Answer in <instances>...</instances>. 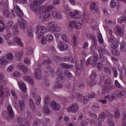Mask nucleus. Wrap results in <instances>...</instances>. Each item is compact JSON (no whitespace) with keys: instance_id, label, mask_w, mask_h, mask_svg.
<instances>
[{"instance_id":"obj_33","label":"nucleus","mask_w":126,"mask_h":126,"mask_svg":"<svg viewBox=\"0 0 126 126\" xmlns=\"http://www.w3.org/2000/svg\"><path fill=\"white\" fill-rule=\"evenodd\" d=\"M91 38L93 40V44L92 45L94 46V49L97 48V39L96 38V36L94 35H92Z\"/></svg>"},{"instance_id":"obj_10","label":"nucleus","mask_w":126,"mask_h":126,"mask_svg":"<svg viewBox=\"0 0 126 126\" xmlns=\"http://www.w3.org/2000/svg\"><path fill=\"white\" fill-rule=\"evenodd\" d=\"M50 106L52 110L55 112L57 111H60V110H61V105L59 104V103L56 102L55 101L51 102Z\"/></svg>"},{"instance_id":"obj_53","label":"nucleus","mask_w":126,"mask_h":126,"mask_svg":"<svg viewBox=\"0 0 126 126\" xmlns=\"http://www.w3.org/2000/svg\"><path fill=\"white\" fill-rule=\"evenodd\" d=\"M96 83H97V81H96V80L91 79L90 81V87H93V86H94V85L96 84Z\"/></svg>"},{"instance_id":"obj_18","label":"nucleus","mask_w":126,"mask_h":126,"mask_svg":"<svg viewBox=\"0 0 126 126\" xmlns=\"http://www.w3.org/2000/svg\"><path fill=\"white\" fill-rule=\"evenodd\" d=\"M34 73V76L36 79L39 80L41 79V77H42V73L40 69H35Z\"/></svg>"},{"instance_id":"obj_45","label":"nucleus","mask_w":126,"mask_h":126,"mask_svg":"<svg viewBox=\"0 0 126 126\" xmlns=\"http://www.w3.org/2000/svg\"><path fill=\"white\" fill-rule=\"evenodd\" d=\"M6 57L7 60H9V61H12L13 60V59H14V57H13V54H12V53H8L6 54Z\"/></svg>"},{"instance_id":"obj_11","label":"nucleus","mask_w":126,"mask_h":126,"mask_svg":"<svg viewBox=\"0 0 126 126\" xmlns=\"http://www.w3.org/2000/svg\"><path fill=\"white\" fill-rule=\"evenodd\" d=\"M115 33L117 34V35H119V36H124V31H123V29L120 27V26L117 25L114 28Z\"/></svg>"},{"instance_id":"obj_40","label":"nucleus","mask_w":126,"mask_h":126,"mask_svg":"<svg viewBox=\"0 0 126 126\" xmlns=\"http://www.w3.org/2000/svg\"><path fill=\"white\" fill-rule=\"evenodd\" d=\"M46 41L47 42H52V41H54V37H53V35L51 34H47L46 36Z\"/></svg>"},{"instance_id":"obj_46","label":"nucleus","mask_w":126,"mask_h":126,"mask_svg":"<svg viewBox=\"0 0 126 126\" xmlns=\"http://www.w3.org/2000/svg\"><path fill=\"white\" fill-rule=\"evenodd\" d=\"M43 112L46 115H50V113H51V111L49 109V107L47 106L43 107Z\"/></svg>"},{"instance_id":"obj_15","label":"nucleus","mask_w":126,"mask_h":126,"mask_svg":"<svg viewBox=\"0 0 126 126\" xmlns=\"http://www.w3.org/2000/svg\"><path fill=\"white\" fill-rule=\"evenodd\" d=\"M34 33V29L32 26H29L27 29V34L30 38H33Z\"/></svg>"},{"instance_id":"obj_4","label":"nucleus","mask_w":126,"mask_h":126,"mask_svg":"<svg viewBox=\"0 0 126 126\" xmlns=\"http://www.w3.org/2000/svg\"><path fill=\"white\" fill-rule=\"evenodd\" d=\"M104 85L102 89V94H106L108 93L111 89H112L113 86H112V80L110 78H108L104 81Z\"/></svg>"},{"instance_id":"obj_42","label":"nucleus","mask_w":126,"mask_h":126,"mask_svg":"<svg viewBox=\"0 0 126 126\" xmlns=\"http://www.w3.org/2000/svg\"><path fill=\"white\" fill-rule=\"evenodd\" d=\"M12 29H13V32L15 35H19V31L18 30V26H15Z\"/></svg>"},{"instance_id":"obj_58","label":"nucleus","mask_w":126,"mask_h":126,"mask_svg":"<svg viewBox=\"0 0 126 126\" xmlns=\"http://www.w3.org/2000/svg\"><path fill=\"white\" fill-rule=\"evenodd\" d=\"M8 27H9L10 29H12L14 27V24H13V22L10 21L8 23Z\"/></svg>"},{"instance_id":"obj_5","label":"nucleus","mask_w":126,"mask_h":126,"mask_svg":"<svg viewBox=\"0 0 126 126\" xmlns=\"http://www.w3.org/2000/svg\"><path fill=\"white\" fill-rule=\"evenodd\" d=\"M45 1V0H34L33 4L30 5L31 9L34 12H38L39 14H40V11L38 9V6L41 3H43Z\"/></svg>"},{"instance_id":"obj_64","label":"nucleus","mask_w":126,"mask_h":126,"mask_svg":"<svg viewBox=\"0 0 126 126\" xmlns=\"http://www.w3.org/2000/svg\"><path fill=\"white\" fill-rule=\"evenodd\" d=\"M118 22H119V23H122V22L126 23V17H121V20H118Z\"/></svg>"},{"instance_id":"obj_2","label":"nucleus","mask_w":126,"mask_h":126,"mask_svg":"<svg viewBox=\"0 0 126 126\" xmlns=\"http://www.w3.org/2000/svg\"><path fill=\"white\" fill-rule=\"evenodd\" d=\"M7 112L5 111H3L2 113V116L3 117V118H5L8 122L10 123V122H11V120L14 119V112H13V110L12 109V107H11V105H8L7 107ZM9 116L8 117H6V115H7Z\"/></svg>"},{"instance_id":"obj_24","label":"nucleus","mask_w":126,"mask_h":126,"mask_svg":"<svg viewBox=\"0 0 126 126\" xmlns=\"http://www.w3.org/2000/svg\"><path fill=\"white\" fill-rule=\"evenodd\" d=\"M24 80H26V81L29 82V83L31 85H34V81L33 80V79H32V78L28 76H25L24 77Z\"/></svg>"},{"instance_id":"obj_52","label":"nucleus","mask_w":126,"mask_h":126,"mask_svg":"<svg viewBox=\"0 0 126 126\" xmlns=\"http://www.w3.org/2000/svg\"><path fill=\"white\" fill-rule=\"evenodd\" d=\"M62 38L63 41H64V42H66V43H68V42H69V39L67 38V36L65 34H63L62 35Z\"/></svg>"},{"instance_id":"obj_8","label":"nucleus","mask_w":126,"mask_h":126,"mask_svg":"<svg viewBox=\"0 0 126 126\" xmlns=\"http://www.w3.org/2000/svg\"><path fill=\"white\" fill-rule=\"evenodd\" d=\"M3 15H4V17H6V18H9V17H15V15H14L13 11H12L11 13H10V11L7 9L3 10Z\"/></svg>"},{"instance_id":"obj_14","label":"nucleus","mask_w":126,"mask_h":126,"mask_svg":"<svg viewBox=\"0 0 126 126\" xmlns=\"http://www.w3.org/2000/svg\"><path fill=\"white\" fill-rule=\"evenodd\" d=\"M69 14L72 18H74V19H77L81 17L80 13L78 11L75 10L74 13L69 12Z\"/></svg>"},{"instance_id":"obj_35","label":"nucleus","mask_w":126,"mask_h":126,"mask_svg":"<svg viewBox=\"0 0 126 126\" xmlns=\"http://www.w3.org/2000/svg\"><path fill=\"white\" fill-rule=\"evenodd\" d=\"M62 30V28L58 27L57 26V25L53 28L51 32H50L51 33H55L56 32H60Z\"/></svg>"},{"instance_id":"obj_29","label":"nucleus","mask_w":126,"mask_h":126,"mask_svg":"<svg viewBox=\"0 0 126 126\" xmlns=\"http://www.w3.org/2000/svg\"><path fill=\"white\" fill-rule=\"evenodd\" d=\"M120 50L122 52H125L126 50V42L122 41L120 43Z\"/></svg>"},{"instance_id":"obj_27","label":"nucleus","mask_w":126,"mask_h":126,"mask_svg":"<svg viewBox=\"0 0 126 126\" xmlns=\"http://www.w3.org/2000/svg\"><path fill=\"white\" fill-rule=\"evenodd\" d=\"M26 22L25 20H23L20 22V28L23 30L25 32V30L26 29Z\"/></svg>"},{"instance_id":"obj_61","label":"nucleus","mask_w":126,"mask_h":126,"mask_svg":"<svg viewBox=\"0 0 126 126\" xmlns=\"http://www.w3.org/2000/svg\"><path fill=\"white\" fill-rule=\"evenodd\" d=\"M63 74H60L58 76V79L57 80V81L58 83L60 82V81H61V80H63Z\"/></svg>"},{"instance_id":"obj_12","label":"nucleus","mask_w":126,"mask_h":126,"mask_svg":"<svg viewBox=\"0 0 126 126\" xmlns=\"http://www.w3.org/2000/svg\"><path fill=\"white\" fill-rule=\"evenodd\" d=\"M9 93V89L7 88H5L3 89L0 90V97L3 98L4 96H7Z\"/></svg>"},{"instance_id":"obj_55","label":"nucleus","mask_w":126,"mask_h":126,"mask_svg":"<svg viewBox=\"0 0 126 126\" xmlns=\"http://www.w3.org/2000/svg\"><path fill=\"white\" fill-rule=\"evenodd\" d=\"M105 49L103 48V47L101 46H99L98 47V51L99 55H102V54H104Z\"/></svg>"},{"instance_id":"obj_1","label":"nucleus","mask_w":126,"mask_h":126,"mask_svg":"<svg viewBox=\"0 0 126 126\" xmlns=\"http://www.w3.org/2000/svg\"><path fill=\"white\" fill-rule=\"evenodd\" d=\"M55 9V7L52 5H48L46 6H41L39 8V12L41 13H44L43 16L39 15V19H41V21L42 22L46 21V19L47 18H49L51 17V14L50 13V11L53 10V9Z\"/></svg>"},{"instance_id":"obj_30","label":"nucleus","mask_w":126,"mask_h":126,"mask_svg":"<svg viewBox=\"0 0 126 126\" xmlns=\"http://www.w3.org/2000/svg\"><path fill=\"white\" fill-rule=\"evenodd\" d=\"M15 43L18 45V46H20V47H22L23 46V43H22V41H21V39L18 37H16L14 39Z\"/></svg>"},{"instance_id":"obj_56","label":"nucleus","mask_w":126,"mask_h":126,"mask_svg":"<svg viewBox=\"0 0 126 126\" xmlns=\"http://www.w3.org/2000/svg\"><path fill=\"white\" fill-rule=\"evenodd\" d=\"M115 84L117 88H119V89H123V86L121 85V84H120V83H119L118 80H116L115 81Z\"/></svg>"},{"instance_id":"obj_62","label":"nucleus","mask_w":126,"mask_h":126,"mask_svg":"<svg viewBox=\"0 0 126 126\" xmlns=\"http://www.w3.org/2000/svg\"><path fill=\"white\" fill-rule=\"evenodd\" d=\"M112 52L114 56H120V55H121V52H120V51H119L118 49H116L114 51H112Z\"/></svg>"},{"instance_id":"obj_36","label":"nucleus","mask_w":126,"mask_h":126,"mask_svg":"<svg viewBox=\"0 0 126 126\" xmlns=\"http://www.w3.org/2000/svg\"><path fill=\"white\" fill-rule=\"evenodd\" d=\"M56 23L53 22H50L48 23V26L49 27V31L51 32L53 30L54 28L56 26Z\"/></svg>"},{"instance_id":"obj_43","label":"nucleus","mask_w":126,"mask_h":126,"mask_svg":"<svg viewBox=\"0 0 126 126\" xmlns=\"http://www.w3.org/2000/svg\"><path fill=\"white\" fill-rule=\"evenodd\" d=\"M4 23L3 21L0 20V32H3V30H4Z\"/></svg>"},{"instance_id":"obj_7","label":"nucleus","mask_w":126,"mask_h":126,"mask_svg":"<svg viewBox=\"0 0 126 126\" xmlns=\"http://www.w3.org/2000/svg\"><path fill=\"white\" fill-rule=\"evenodd\" d=\"M67 111L68 113H77L78 112V110H79V106L78 104L77 103H73L71 104V106L67 108Z\"/></svg>"},{"instance_id":"obj_21","label":"nucleus","mask_w":126,"mask_h":126,"mask_svg":"<svg viewBox=\"0 0 126 126\" xmlns=\"http://www.w3.org/2000/svg\"><path fill=\"white\" fill-rule=\"evenodd\" d=\"M60 66H62L64 69H68L69 68H73V65H71L69 64L65 63H60Z\"/></svg>"},{"instance_id":"obj_9","label":"nucleus","mask_w":126,"mask_h":126,"mask_svg":"<svg viewBox=\"0 0 126 126\" xmlns=\"http://www.w3.org/2000/svg\"><path fill=\"white\" fill-rule=\"evenodd\" d=\"M95 96H96V94L94 93L90 94H88V96L84 97V98H83V100L82 102L83 104L86 105V104H88V102H89V99L91 98H95Z\"/></svg>"},{"instance_id":"obj_26","label":"nucleus","mask_w":126,"mask_h":126,"mask_svg":"<svg viewBox=\"0 0 126 126\" xmlns=\"http://www.w3.org/2000/svg\"><path fill=\"white\" fill-rule=\"evenodd\" d=\"M55 59L60 62L61 63H63V62H67V57H60L58 56H55Z\"/></svg>"},{"instance_id":"obj_41","label":"nucleus","mask_w":126,"mask_h":126,"mask_svg":"<svg viewBox=\"0 0 126 126\" xmlns=\"http://www.w3.org/2000/svg\"><path fill=\"white\" fill-rule=\"evenodd\" d=\"M106 113L104 112L101 113L98 117L99 121H100L101 122H102V121H104V119L106 118Z\"/></svg>"},{"instance_id":"obj_60","label":"nucleus","mask_w":126,"mask_h":126,"mask_svg":"<svg viewBox=\"0 0 126 126\" xmlns=\"http://www.w3.org/2000/svg\"><path fill=\"white\" fill-rule=\"evenodd\" d=\"M97 69L98 70H102V68H103V63H101L98 62L97 64H96Z\"/></svg>"},{"instance_id":"obj_25","label":"nucleus","mask_w":126,"mask_h":126,"mask_svg":"<svg viewBox=\"0 0 126 126\" xmlns=\"http://www.w3.org/2000/svg\"><path fill=\"white\" fill-rule=\"evenodd\" d=\"M6 82L7 81L4 79V75H3V73H1L0 74V84L4 85Z\"/></svg>"},{"instance_id":"obj_54","label":"nucleus","mask_w":126,"mask_h":126,"mask_svg":"<svg viewBox=\"0 0 126 126\" xmlns=\"http://www.w3.org/2000/svg\"><path fill=\"white\" fill-rule=\"evenodd\" d=\"M97 77V73L95 72L94 71L92 72L91 76H90V79H93L94 80H95V79Z\"/></svg>"},{"instance_id":"obj_44","label":"nucleus","mask_w":126,"mask_h":126,"mask_svg":"<svg viewBox=\"0 0 126 126\" xmlns=\"http://www.w3.org/2000/svg\"><path fill=\"white\" fill-rule=\"evenodd\" d=\"M114 117L116 119H120V117H121V114L120 113V110L119 109H116L115 110Z\"/></svg>"},{"instance_id":"obj_50","label":"nucleus","mask_w":126,"mask_h":126,"mask_svg":"<svg viewBox=\"0 0 126 126\" xmlns=\"http://www.w3.org/2000/svg\"><path fill=\"white\" fill-rule=\"evenodd\" d=\"M16 121L17 122L18 124L21 125L23 122V119H22L20 116H17L16 118Z\"/></svg>"},{"instance_id":"obj_31","label":"nucleus","mask_w":126,"mask_h":126,"mask_svg":"<svg viewBox=\"0 0 126 126\" xmlns=\"http://www.w3.org/2000/svg\"><path fill=\"white\" fill-rule=\"evenodd\" d=\"M97 40L98 42L100 44H103L104 43V40L103 39V36H102V34L100 32H98L97 34Z\"/></svg>"},{"instance_id":"obj_34","label":"nucleus","mask_w":126,"mask_h":126,"mask_svg":"<svg viewBox=\"0 0 126 126\" xmlns=\"http://www.w3.org/2000/svg\"><path fill=\"white\" fill-rule=\"evenodd\" d=\"M42 123L41 119H35L32 124V126H39Z\"/></svg>"},{"instance_id":"obj_47","label":"nucleus","mask_w":126,"mask_h":126,"mask_svg":"<svg viewBox=\"0 0 126 126\" xmlns=\"http://www.w3.org/2000/svg\"><path fill=\"white\" fill-rule=\"evenodd\" d=\"M92 110L94 112H98V111H100V106L98 105H94L92 107Z\"/></svg>"},{"instance_id":"obj_23","label":"nucleus","mask_w":126,"mask_h":126,"mask_svg":"<svg viewBox=\"0 0 126 126\" xmlns=\"http://www.w3.org/2000/svg\"><path fill=\"white\" fill-rule=\"evenodd\" d=\"M18 104L21 111H24L25 109V102L24 100H19Z\"/></svg>"},{"instance_id":"obj_20","label":"nucleus","mask_w":126,"mask_h":126,"mask_svg":"<svg viewBox=\"0 0 126 126\" xmlns=\"http://www.w3.org/2000/svg\"><path fill=\"white\" fill-rule=\"evenodd\" d=\"M52 15L54 18H58V19H61L62 18V14L58 11H53Z\"/></svg>"},{"instance_id":"obj_37","label":"nucleus","mask_w":126,"mask_h":126,"mask_svg":"<svg viewBox=\"0 0 126 126\" xmlns=\"http://www.w3.org/2000/svg\"><path fill=\"white\" fill-rule=\"evenodd\" d=\"M75 95H76V97L78 99V100L79 101H80V102H82L83 98H84V97H83V95H82V94H81L78 93H76Z\"/></svg>"},{"instance_id":"obj_49","label":"nucleus","mask_w":126,"mask_h":126,"mask_svg":"<svg viewBox=\"0 0 126 126\" xmlns=\"http://www.w3.org/2000/svg\"><path fill=\"white\" fill-rule=\"evenodd\" d=\"M32 54H33V49L32 47H30L27 51L26 55L27 56H30L31 55H32Z\"/></svg>"},{"instance_id":"obj_48","label":"nucleus","mask_w":126,"mask_h":126,"mask_svg":"<svg viewBox=\"0 0 126 126\" xmlns=\"http://www.w3.org/2000/svg\"><path fill=\"white\" fill-rule=\"evenodd\" d=\"M64 74L66 76H67L68 78H71L72 77V75L71 74V73L69 71V70H65L64 72Z\"/></svg>"},{"instance_id":"obj_38","label":"nucleus","mask_w":126,"mask_h":126,"mask_svg":"<svg viewBox=\"0 0 126 126\" xmlns=\"http://www.w3.org/2000/svg\"><path fill=\"white\" fill-rule=\"evenodd\" d=\"M104 72H105V73H106V74L110 75L111 73H112V70H111V68H110L109 67H105L104 69Z\"/></svg>"},{"instance_id":"obj_57","label":"nucleus","mask_w":126,"mask_h":126,"mask_svg":"<svg viewBox=\"0 0 126 126\" xmlns=\"http://www.w3.org/2000/svg\"><path fill=\"white\" fill-rule=\"evenodd\" d=\"M126 115H124L121 122L122 123V126H126Z\"/></svg>"},{"instance_id":"obj_19","label":"nucleus","mask_w":126,"mask_h":126,"mask_svg":"<svg viewBox=\"0 0 126 126\" xmlns=\"http://www.w3.org/2000/svg\"><path fill=\"white\" fill-rule=\"evenodd\" d=\"M18 84L20 88L23 91V92H26L27 91V88H26V85L22 81H19Z\"/></svg>"},{"instance_id":"obj_6","label":"nucleus","mask_w":126,"mask_h":126,"mask_svg":"<svg viewBox=\"0 0 126 126\" xmlns=\"http://www.w3.org/2000/svg\"><path fill=\"white\" fill-rule=\"evenodd\" d=\"M47 28H46V27H39L37 29V32H35V34L37 35L38 39H41L42 34H46V33H47Z\"/></svg>"},{"instance_id":"obj_3","label":"nucleus","mask_w":126,"mask_h":126,"mask_svg":"<svg viewBox=\"0 0 126 126\" xmlns=\"http://www.w3.org/2000/svg\"><path fill=\"white\" fill-rule=\"evenodd\" d=\"M97 61H98V54L94 53L93 54V57H90L86 62V65L88 66L91 64L92 66L94 67L97 64Z\"/></svg>"},{"instance_id":"obj_59","label":"nucleus","mask_w":126,"mask_h":126,"mask_svg":"<svg viewBox=\"0 0 126 126\" xmlns=\"http://www.w3.org/2000/svg\"><path fill=\"white\" fill-rule=\"evenodd\" d=\"M106 60H107V58H106V57H105L104 55L102 54H99V61L100 62H102L103 63V62H105Z\"/></svg>"},{"instance_id":"obj_16","label":"nucleus","mask_w":126,"mask_h":126,"mask_svg":"<svg viewBox=\"0 0 126 126\" xmlns=\"http://www.w3.org/2000/svg\"><path fill=\"white\" fill-rule=\"evenodd\" d=\"M80 63L81 65L79 66L78 65H76V68H77V73L79 74H80V68H83L84 67V63H85V59L83 58L82 60H81L80 61Z\"/></svg>"},{"instance_id":"obj_32","label":"nucleus","mask_w":126,"mask_h":126,"mask_svg":"<svg viewBox=\"0 0 126 126\" xmlns=\"http://www.w3.org/2000/svg\"><path fill=\"white\" fill-rule=\"evenodd\" d=\"M23 56V51H22L20 52H17L15 53V58L16 60L17 61H20V59H21V57Z\"/></svg>"},{"instance_id":"obj_63","label":"nucleus","mask_w":126,"mask_h":126,"mask_svg":"<svg viewBox=\"0 0 126 126\" xmlns=\"http://www.w3.org/2000/svg\"><path fill=\"white\" fill-rule=\"evenodd\" d=\"M76 22L74 21H72L69 22V26L71 28H74L75 27Z\"/></svg>"},{"instance_id":"obj_17","label":"nucleus","mask_w":126,"mask_h":126,"mask_svg":"<svg viewBox=\"0 0 126 126\" xmlns=\"http://www.w3.org/2000/svg\"><path fill=\"white\" fill-rule=\"evenodd\" d=\"M91 10H94L95 13L98 14L100 12V10H99V8L96 6V3L95 2H92L91 3L90 6Z\"/></svg>"},{"instance_id":"obj_13","label":"nucleus","mask_w":126,"mask_h":126,"mask_svg":"<svg viewBox=\"0 0 126 126\" xmlns=\"http://www.w3.org/2000/svg\"><path fill=\"white\" fill-rule=\"evenodd\" d=\"M14 11H15L19 17H22L23 16V12L18 5L14 6Z\"/></svg>"},{"instance_id":"obj_51","label":"nucleus","mask_w":126,"mask_h":126,"mask_svg":"<svg viewBox=\"0 0 126 126\" xmlns=\"http://www.w3.org/2000/svg\"><path fill=\"white\" fill-rule=\"evenodd\" d=\"M50 95H47L44 97V103L45 105H48L49 102H50Z\"/></svg>"},{"instance_id":"obj_22","label":"nucleus","mask_w":126,"mask_h":126,"mask_svg":"<svg viewBox=\"0 0 126 126\" xmlns=\"http://www.w3.org/2000/svg\"><path fill=\"white\" fill-rule=\"evenodd\" d=\"M119 46H120V42L116 40V42H114L111 44V48L112 50L115 51L116 50L118 49V47H119Z\"/></svg>"},{"instance_id":"obj_39","label":"nucleus","mask_w":126,"mask_h":126,"mask_svg":"<svg viewBox=\"0 0 126 126\" xmlns=\"http://www.w3.org/2000/svg\"><path fill=\"white\" fill-rule=\"evenodd\" d=\"M29 103L31 106V109L32 110V111H35V104H34V102H33V100L32 99L30 98L29 100Z\"/></svg>"},{"instance_id":"obj_28","label":"nucleus","mask_w":126,"mask_h":126,"mask_svg":"<svg viewBox=\"0 0 126 126\" xmlns=\"http://www.w3.org/2000/svg\"><path fill=\"white\" fill-rule=\"evenodd\" d=\"M5 59H6L5 56H3L0 59V64H2V65H5V64L8 63V61H7Z\"/></svg>"}]
</instances>
